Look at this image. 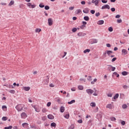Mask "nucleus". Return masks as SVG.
<instances>
[{"label":"nucleus","mask_w":129,"mask_h":129,"mask_svg":"<svg viewBox=\"0 0 129 129\" xmlns=\"http://www.w3.org/2000/svg\"><path fill=\"white\" fill-rule=\"evenodd\" d=\"M84 20H85V21H88L89 20V17L88 16H85L84 17Z\"/></svg>","instance_id":"obj_30"},{"label":"nucleus","mask_w":129,"mask_h":129,"mask_svg":"<svg viewBox=\"0 0 129 129\" xmlns=\"http://www.w3.org/2000/svg\"><path fill=\"white\" fill-rule=\"evenodd\" d=\"M47 117L49 118V119H54V116L52 114L48 115Z\"/></svg>","instance_id":"obj_14"},{"label":"nucleus","mask_w":129,"mask_h":129,"mask_svg":"<svg viewBox=\"0 0 129 129\" xmlns=\"http://www.w3.org/2000/svg\"><path fill=\"white\" fill-rule=\"evenodd\" d=\"M83 13H84V14H88V13H89V9H88V8H85V9L83 10Z\"/></svg>","instance_id":"obj_13"},{"label":"nucleus","mask_w":129,"mask_h":129,"mask_svg":"<svg viewBox=\"0 0 129 129\" xmlns=\"http://www.w3.org/2000/svg\"><path fill=\"white\" fill-rule=\"evenodd\" d=\"M22 89L25 90V91H29L31 89L30 87H23Z\"/></svg>","instance_id":"obj_8"},{"label":"nucleus","mask_w":129,"mask_h":129,"mask_svg":"<svg viewBox=\"0 0 129 129\" xmlns=\"http://www.w3.org/2000/svg\"><path fill=\"white\" fill-rule=\"evenodd\" d=\"M110 119L111 120V121H115V120H116V118H115V117H111Z\"/></svg>","instance_id":"obj_23"},{"label":"nucleus","mask_w":129,"mask_h":129,"mask_svg":"<svg viewBox=\"0 0 129 129\" xmlns=\"http://www.w3.org/2000/svg\"><path fill=\"white\" fill-rule=\"evenodd\" d=\"M12 128H13V126H9L5 127V129H12Z\"/></svg>","instance_id":"obj_39"},{"label":"nucleus","mask_w":129,"mask_h":129,"mask_svg":"<svg viewBox=\"0 0 129 129\" xmlns=\"http://www.w3.org/2000/svg\"><path fill=\"white\" fill-rule=\"evenodd\" d=\"M103 24H104V21L103 20H100L97 22V25H103Z\"/></svg>","instance_id":"obj_15"},{"label":"nucleus","mask_w":129,"mask_h":129,"mask_svg":"<svg viewBox=\"0 0 129 129\" xmlns=\"http://www.w3.org/2000/svg\"><path fill=\"white\" fill-rule=\"evenodd\" d=\"M86 92L88 93V94H89V95H91V94L94 92V91L91 89H89L86 90Z\"/></svg>","instance_id":"obj_2"},{"label":"nucleus","mask_w":129,"mask_h":129,"mask_svg":"<svg viewBox=\"0 0 129 129\" xmlns=\"http://www.w3.org/2000/svg\"><path fill=\"white\" fill-rule=\"evenodd\" d=\"M113 75H116V77H119V75L116 72H114Z\"/></svg>","instance_id":"obj_40"},{"label":"nucleus","mask_w":129,"mask_h":129,"mask_svg":"<svg viewBox=\"0 0 129 129\" xmlns=\"http://www.w3.org/2000/svg\"><path fill=\"white\" fill-rule=\"evenodd\" d=\"M92 4H95V5L98 7L99 4V0H93L92 1Z\"/></svg>","instance_id":"obj_3"},{"label":"nucleus","mask_w":129,"mask_h":129,"mask_svg":"<svg viewBox=\"0 0 129 129\" xmlns=\"http://www.w3.org/2000/svg\"><path fill=\"white\" fill-rule=\"evenodd\" d=\"M27 6H28V7H29V8L31 7V6H32V4L31 3H28L27 4Z\"/></svg>","instance_id":"obj_60"},{"label":"nucleus","mask_w":129,"mask_h":129,"mask_svg":"<svg viewBox=\"0 0 129 129\" xmlns=\"http://www.w3.org/2000/svg\"><path fill=\"white\" fill-rule=\"evenodd\" d=\"M120 17V15H117L115 16L116 19H119V17Z\"/></svg>","instance_id":"obj_62"},{"label":"nucleus","mask_w":129,"mask_h":129,"mask_svg":"<svg viewBox=\"0 0 129 129\" xmlns=\"http://www.w3.org/2000/svg\"><path fill=\"white\" fill-rule=\"evenodd\" d=\"M68 104H72V103H75V100H73L70 102H68Z\"/></svg>","instance_id":"obj_27"},{"label":"nucleus","mask_w":129,"mask_h":129,"mask_svg":"<svg viewBox=\"0 0 129 129\" xmlns=\"http://www.w3.org/2000/svg\"><path fill=\"white\" fill-rule=\"evenodd\" d=\"M120 121H121V124H122V125H124L125 124V121L122 120H120Z\"/></svg>","instance_id":"obj_31"},{"label":"nucleus","mask_w":129,"mask_h":129,"mask_svg":"<svg viewBox=\"0 0 129 129\" xmlns=\"http://www.w3.org/2000/svg\"><path fill=\"white\" fill-rule=\"evenodd\" d=\"M64 117H65L66 118H67V119L69 118V114H66V115H64Z\"/></svg>","instance_id":"obj_48"},{"label":"nucleus","mask_w":129,"mask_h":129,"mask_svg":"<svg viewBox=\"0 0 129 129\" xmlns=\"http://www.w3.org/2000/svg\"><path fill=\"white\" fill-rule=\"evenodd\" d=\"M15 108H16L18 111H22L23 108H24V105L22 104H18L15 107Z\"/></svg>","instance_id":"obj_1"},{"label":"nucleus","mask_w":129,"mask_h":129,"mask_svg":"<svg viewBox=\"0 0 129 129\" xmlns=\"http://www.w3.org/2000/svg\"><path fill=\"white\" fill-rule=\"evenodd\" d=\"M128 87H127V86H126V85H124V86H123V88L124 89H127Z\"/></svg>","instance_id":"obj_54"},{"label":"nucleus","mask_w":129,"mask_h":129,"mask_svg":"<svg viewBox=\"0 0 129 129\" xmlns=\"http://www.w3.org/2000/svg\"><path fill=\"white\" fill-rule=\"evenodd\" d=\"M101 2L103 4H106V3H107V0H102Z\"/></svg>","instance_id":"obj_51"},{"label":"nucleus","mask_w":129,"mask_h":129,"mask_svg":"<svg viewBox=\"0 0 129 129\" xmlns=\"http://www.w3.org/2000/svg\"><path fill=\"white\" fill-rule=\"evenodd\" d=\"M75 127V124H71L68 129H74Z\"/></svg>","instance_id":"obj_21"},{"label":"nucleus","mask_w":129,"mask_h":129,"mask_svg":"<svg viewBox=\"0 0 129 129\" xmlns=\"http://www.w3.org/2000/svg\"><path fill=\"white\" fill-rule=\"evenodd\" d=\"M44 7H45L44 5H42V4H40V5H39V7H40V8H44Z\"/></svg>","instance_id":"obj_63"},{"label":"nucleus","mask_w":129,"mask_h":129,"mask_svg":"<svg viewBox=\"0 0 129 129\" xmlns=\"http://www.w3.org/2000/svg\"><path fill=\"white\" fill-rule=\"evenodd\" d=\"M77 14L78 15L79 14H80V13H81V10L78 9V10H77Z\"/></svg>","instance_id":"obj_49"},{"label":"nucleus","mask_w":129,"mask_h":129,"mask_svg":"<svg viewBox=\"0 0 129 129\" xmlns=\"http://www.w3.org/2000/svg\"><path fill=\"white\" fill-rule=\"evenodd\" d=\"M48 23L49 26H52V25H53V20H52V18H49L48 19Z\"/></svg>","instance_id":"obj_5"},{"label":"nucleus","mask_w":129,"mask_h":129,"mask_svg":"<svg viewBox=\"0 0 129 129\" xmlns=\"http://www.w3.org/2000/svg\"><path fill=\"white\" fill-rule=\"evenodd\" d=\"M15 4V2L14 1H11L9 4V6L11 7V6H13Z\"/></svg>","instance_id":"obj_26"},{"label":"nucleus","mask_w":129,"mask_h":129,"mask_svg":"<svg viewBox=\"0 0 129 129\" xmlns=\"http://www.w3.org/2000/svg\"><path fill=\"white\" fill-rule=\"evenodd\" d=\"M32 107H33V108H34V109L36 112H39V111H38V109H37V107H36V106H32Z\"/></svg>","instance_id":"obj_37"},{"label":"nucleus","mask_w":129,"mask_h":129,"mask_svg":"<svg viewBox=\"0 0 129 129\" xmlns=\"http://www.w3.org/2000/svg\"><path fill=\"white\" fill-rule=\"evenodd\" d=\"M106 46L108 47V48L110 47L111 46L110 45V44L109 43H107L106 44Z\"/></svg>","instance_id":"obj_61"},{"label":"nucleus","mask_w":129,"mask_h":129,"mask_svg":"<svg viewBox=\"0 0 129 129\" xmlns=\"http://www.w3.org/2000/svg\"><path fill=\"white\" fill-rule=\"evenodd\" d=\"M44 9L46 10H50V7L48 6H45Z\"/></svg>","instance_id":"obj_43"},{"label":"nucleus","mask_w":129,"mask_h":129,"mask_svg":"<svg viewBox=\"0 0 129 129\" xmlns=\"http://www.w3.org/2000/svg\"><path fill=\"white\" fill-rule=\"evenodd\" d=\"M49 86H50V87H55V85H54V84H50V85H49Z\"/></svg>","instance_id":"obj_59"},{"label":"nucleus","mask_w":129,"mask_h":129,"mask_svg":"<svg viewBox=\"0 0 129 129\" xmlns=\"http://www.w3.org/2000/svg\"><path fill=\"white\" fill-rule=\"evenodd\" d=\"M107 9V10H109L110 9V7L108 5H105L102 7V10H105Z\"/></svg>","instance_id":"obj_4"},{"label":"nucleus","mask_w":129,"mask_h":129,"mask_svg":"<svg viewBox=\"0 0 129 129\" xmlns=\"http://www.w3.org/2000/svg\"><path fill=\"white\" fill-rule=\"evenodd\" d=\"M118 96H119V95L118 94H116L115 95V96H114L113 99H116L118 98Z\"/></svg>","instance_id":"obj_25"},{"label":"nucleus","mask_w":129,"mask_h":129,"mask_svg":"<svg viewBox=\"0 0 129 129\" xmlns=\"http://www.w3.org/2000/svg\"><path fill=\"white\" fill-rule=\"evenodd\" d=\"M122 53H123L124 55H126V54H127V51L125 49H122Z\"/></svg>","instance_id":"obj_20"},{"label":"nucleus","mask_w":129,"mask_h":129,"mask_svg":"<svg viewBox=\"0 0 129 129\" xmlns=\"http://www.w3.org/2000/svg\"><path fill=\"white\" fill-rule=\"evenodd\" d=\"M107 96L108 97H112V94H111V93L108 94Z\"/></svg>","instance_id":"obj_53"},{"label":"nucleus","mask_w":129,"mask_h":129,"mask_svg":"<svg viewBox=\"0 0 129 129\" xmlns=\"http://www.w3.org/2000/svg\"><path fill=\"white\" fill-rule=\"evenodd\" d=\"M126 107H127V105H126V104H123L122 106V108H123V109L126 108Z\"/></svg>","instance_id":"obj_35"},{"label":"nucleus","mask_w":129,"mask_h":129,"mask_svg":"<svg viewBox=\"0 0 129 129\" xmlns=\"http://www.w3.org/2000/svg\"><path fill=\"white\" fill-rule=\"evenodd\" d=\"M9 92L10 93H12V94H15V93L16 92V91H15L14 90H11L10 91H9Z\"/></svg>","instance_id":"obj_32"},{"label":"nucleus","mask_w":129,"mask_h":129,"mask_svg":"<svg viewBox=\"0 0 129 129\" xmlns=\"http://www.w3.org/2000/svg\"><path fill=\"white\" fill-rule=\"evenodd\" d=\"M21 118H26L28 115H27V114L25 112H22L21 115Z\"/></svg>","instance_id":"obj_7"},{"label":"nucleus","mask_w":129,"mask_h":129,"mask_svg":"<svg viewBox=\"0 0 129 129\" xmlns=\"http://www.w3.org/2000/svg\"><path fill=\"white\" fill-rule=\"evenodd\" d=\"M2 120H4V121L8 120V117L6 116L2 117Z\"/></svg>","instance_id":"obj_38"},{"label":"nucleus","mask_w":129,"mask_h":129,"mask_svg":"<svg viewBox=\"0 0 129 129\" xmlns=\"http://www.w3.org/2000/svg\"><path fill=\"white\" fill-rule=\"evenodd\" d=\"M78 36H79V37H83L84 36H86V33H84L83 32H79L78 33Z\"/></svg>","instance_id":"obj_9"},{"label":"nucleus","mask_w":129,"mask_h":129,"mask_svg":"<svg viewBox=\"0 0 129 129\" xmlns=\"http://www.w3.org/2000/svg\"><path fill=\"white\" fill-rule=\"evenodd\" d=\"M122 22V20H121V19H119V20H117V23H118V24H120V23H121Z\"/></svg>","instance_id":"obj_46"},{"label":"nucleus","mask_w":129,"mask_h":129,"mask_svg":"<svg viewBox=\"0 0 129 129\" xmlns=\"http://www.w3.org/2000/svg\"><path fill=\"white\" fill-rule=\"evenodd\" d=\"M98 42V41L97 40V39H93L91 41V44H96Z\"/></svg>","instance_id":"obj_11"},{"label":"nucleus","mask_w":129,"mask_h":129,"mask_svg":"<svg viewBox=\"0 0 129 129\" xmlns=\"http://www.w3.org/2000/svg\"><path fill=\"white\" fill-rule=\"evenodd\" d=\"M87 80H88L89 81H91V80H92V77L89 76L88 77V78L87 79Z\"/></svg>","instance_id":"obj_36"},{"label":"nucleus","mask_w":129,"mask_h":129,"mask_svg":"<svg viewBox=\"0 0 129 129\" xmlns=\"http://www.w3.org/2000/svg\"><path fill=\"white\" fill-rule=\"evenodd\" d=\"M56 101H57V102H60V101H61V99H60V98H56Z\"/></svg>","instance_id":"obj_44"},{"label":"nucleus","mask_w":129,"mask_h":129,"mask_svg":"<svg viewBox=\"0 0 129 129\" xmlns=\"http://www.w3.org/2000/svg\"><path fill=\"white\" fill-rule=\"evenodd\" d=\"M22 126L24 127V128H29V124L28 123H23L22 124Z\"/></svg>","instance_id":"obj_10"},{"label":"nucleus","mask_w":129,"mask_h":129,"mask_svg":"<svg viewBox=\"0 0 129 129\" xmlns=\"http://www.w3.org/2000/svg\"><path fill=\"white\" fill-rule=\"evenodd\" d=\"M108 31L109 32H112V31H113V28H112V27H110L108 28Z\"/></svg>","instance_id":"obj_34"},{"label":"nucleus","mask_w":129,"mask_h":129,"mask_svg":"<svg viewBox=\"0 0 129 129\" xmlns=\"http://www.w3.org/2000/svg\"><path fill=\"white\" fill-rule=\"evenodd\" d=\"M7 106H6V105H3V106H2V109L4 110V109H7Z\"/></svg>","instance_id":"obj_50"},{"label":"nucleus","mask_w":129,"mask_h":129,"mask_svg":"<svg viewBox=\"0 0 129 129\" xmlns=\"http://www.w3.org/2000/svg\"><path fill=\"white\" fill-rule=\"evenodd\" d=\"M60 112H63L65 111V107L61 106L60 108Z\"/></svg>","instance_id":"obj_17"},{"label":"nucleus","mask_w":129,"mask_h":129,"mask_svg":"<svg viewBox=\"0 0 129 129\" xmlns=\"http://www.w3.org/2000/svg\"><path fill=\"white\" fill-rule=\"evenodd\" d=\"M69 10H70L71 11H73V10H74V7H70Z\"/></svg>","instance_id":"obj_58"},{"label":"nucleus","mask_w":129,"mask_h":129,"mask_svg":"<svg viewBox=\"0 0 129 129\" xmlns=\"http://www.w3.org/2000/svg\"><path fill=\"white\" fill-rule=\"evenodd\" d=\"M90 13H91V14H92V15H94V14H95V11L91 10Z\"/></svg>","instance_id":"obj_47"},{"label":"nucleus","mask_w":129,"mask_h":129,"mask_svg":"<svg viewBox=\"0 0 129 129\" xmlns=\"http://www.w3.org/2000/svg\"><path fill=\"white\" fill-rule=\"evenodd\" d=\"M51 126H54V127L56 126V123H55V122L51 123Z\"/></svg>","instance_id":"obj_45"},{"label":"nucleus","mask_w":129,"mask_h":129,"mask_svg":"<svg viewBox=\"0 0 129 129\" xmlns=\"http://www.w3.org/2000/svg\"><path fill=\"white\" fill-rule=\"evenodd\" d=\"M89 52H90V49H87L84 51V54H86V53H89Z\"/></svg>","instance_id":"obj_24"},{"label":"nucleus","mask_w":129,"mask_h":129,"mask_svg":"<svg viewBox=\"0 0 129 129\" xmlns=\"http://www.w3.org/2000/svg\"><path fill=\"white\" fill-rule=\"evenodd\" d=\"M42 112L45 113V112H46L47 110L45 108H43V109H42Z\"/></svg>","instance_id":"obj_56"},{"label":"nucleus","mask_w":129,"mask_h":129,"mask_svg":"<svg viewBox=\"0 0 129 129\" xmlns=\"http://www.w3.org/2000/svg\"><path fill=\"white\" fill-rule=\"evenodd\" d=\"M90 106H92V107H95V106H96V104L95 102H91L90 103Z\"/></svg>","instance_id":"obj_16"},{"label":"nucleus","mask_w":129,"mask_h":129,"mask_svg":"<svg viewBox=\"0 0 129 129\" xmlns=\"http://www.w3.org/2000/svg\"><path fill=\"white\" fill-rule=\"evenodd\" d=\"M122 75L123 76H125L126 75H127L128 74V73L125 71L122 72L121 73Z\"/></svg>","instance_id":"obj_18"},{"label":"nucleus","mask_w":129,"mask_h":129,"mask_svg":"<svg viewBox=\"0 0 129 129\" xmlns=\"http://www.w3.org/2000/svg\"><path fill=\"white\" fill-rule=\"evenodd\" d=\"M116 57H114L111 60V62H114V61H115V60H116Z\"/></svg>","instance_id":"obj_55"},{"label":"nucleus","mask_w":129,"mask_h":129,"mask_svg":"<svg viewBox=\"0 0 129 129\" xmlns=\"http://www.w3.org/2000/svg\"><path fill=\"white\" fill-rule=\"evenodd\" d=\"M106 53L108 56H110V54L112 53V51L111 50H106Z\"/></svg>","instance_id":"obj_22"},{"label":"nucleus","mask_w":129,"mask_h":129,"mask_svg":"<svg viewBox=\"0 0 129 129\" xmlns=\"http://www.w3.org/2000/svg\"><path fill=\"white\" fill-rule=\"evenodd\" d=\"M41 29L40 28H37L36 30H35V32L36 33H40V32H41Z\"/></svg>","instance_id":"obj_29"},{"label":"nucleus","mask_w":129,"mask_h":129,"mask_svg":"<svg viewBox=\"0 0 129 129\" xmlns=\"http://www.w3.org/2000/svg\"><path fill=\"white\" fill-rule=\"evenodd\" d=\"M78 89H79V90H83V86H78Z\"/></svg>","instance_id":"obj_33"},{"label":"nucleus","mask_w":129,"mask_h":129,"mask_svg":"<svg viewBox=\"0 0 129 129\" xmlns=\"http://www.w3.org/2000/svg\"><path fill=\"white\" fill-rule=\"evenodd\" d=\"M95 16L96 17H99V16H100V13H99V12H98L96 13Z\"/></svg>","instance_id":"obj_52"},{"label":"nucleus","mask_w":129,"mask_h":129,"mask_svg":"<svg viewBox=\"0 0 129 129\" xmlns=\"http://www.w3.org/2000/svg\"><path fill=\"white\" fill-rule=\"evenodd\" d=\"M77 31V28H74L73 29H72V32L73 33H75V32H76Z\"/></svg>","instance_id":"obj_42"},{"label":"nucleus","mask_w":129,"mask_h":129,"mask_svg":"<svg viewBox=\"0 0 129 129\" xmlns=\"http://www.w3.org/2000/svg\"><path fill=\"white\" fill-rule=\"evenodd\" d=\"M108 67L107 68V70L110 72H111V67H112V66L108 65Z\"/></svg>","instance_id":"obj_19"},{"label":"nucleus","mask_w":129,"mask_h":129,"mask_svg":"<svg viewBox=\"0 0 129 129\" xmlns=\"http://www.w3.org/2000/svg\"><path fill=\"white\" fill-rule=\"evenodd\" d=\"M111 69H112V71H114V70H115V67H113L112 66L111 67Z\"/></svg>","instance_id":"obj_64"},{"label":"nucleus","mask_w":129,"mask_h":129,"mask_svg":"<svg viewBox=\"0 0 129 129\" xmlns=\"http://www.w3.org/2000/svg\"><path fill=\"white\" fill-rule=\"evenodd\" d=\"M47 79L44 80V84L45 85H48V83H49V77H48V76H47Z\"/></svg>","instance_id":"obj_12"},{"label":"nucleus","mask_w":129,"mask_h":129,"mask_svg":"<svg viewBox=\"0 0 129 129\" xmlns=\"http://www.w3.org/2000/svg\"><path fill=\"white\" fill-rule=\"evenodd\" d=\"M86 26L84 25H82L81 26H80V29H82V30H83L84 28H85Z\"/></svg>","instance_id":"obj_41"},{"label":"nucleus","mask_w":129,"mask_h":129,"mask_svg":"<svg viewBox=\"0 0 129 129\" xmlns=\"http://www.w3.org/2000/svg\"><path fill=\"white\" fill-rule=\"evenodd\" d=\"M96 81H97V79H94L93 80V81H92V82H91V84H92V85L94 84V83H95V82H96Z\"/></svg>","instance_id":"obj_28"},{"label":"nucleus","mask_w":129,"mask_h":129,"mask_svg":"<svg viewBox=\"0 0 129 129\" xmlns=\"http://www.w3.org/2000/svg\"><path fill=\"white\" fill-rule=\"evenodd\" d=\"M51 106V102H48L47 104V106H48V107H49V106Z\"/></svg>","instance_id":"obj_57"},{"label":"nucleus","mask_w":129,"mask_h":129,"mask_svg":"<svg viewBox=\"0 0 129 129\" xmlns=\"http://www.w3.org/2000/svg\"><path fill=\"white\" fill-rule=\"evenodd\" d=\"M106 108H109V109H112V108H113V105L111 104H108L106 105Z\"/></svg>","instance_id":"obj_6"}]
</instances>
